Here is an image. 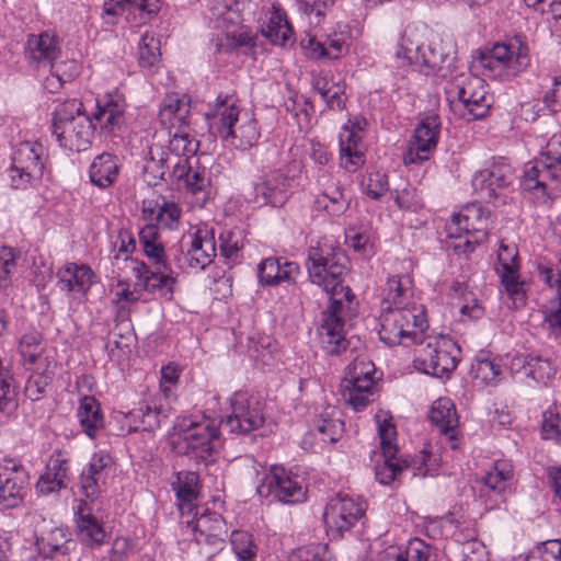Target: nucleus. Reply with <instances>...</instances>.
I'll return each mask as SVG.
<instances>
[{"label": "nucleus", "mask_w": 561, "mask_h": 561, "mask_svg": "<svg viewBox=\"0 0 561 561\" xmlns=\"http://www.w3.org/2000/svg\"><path fill=\"white\" fill-rule=\"evenodd\" d=\"M347 264V256L333 240L323 239L308 250L309 278L330 298L320 335L323 348L331 355H339L347 348L345 324L357 316L358 302L351 288L343 285Z\"/></svg>", "instance_id": "obj_1"}, {"label": "nucleus", "mask_w": 561, "mask_h": 561, "mask_svg": "<svg viewBox=\"0 0 561 561\" xmlns=\"http://www.w3.org/2000/svg\"><path fill=\"white\" fill-rule=\"evenodd\" d=\"M455 59L453 36L430 32L426 26H408L394 51L398 68H412L444 79L453 76Z\"/></svg>", "instance_id": "obj_2"}, {"label": "nucleus", "mask_w": 561, "mask_h": 561, "mask_svg": "<svg viewBox=\"0 0 561 561\" xmlns=\"http://www.w3.org/2000/svg\"><path fill=\"white\" fill-rule=\"evenodd\" d=\"M218 136L229 146L247 150L256 145L260 130L255 118L240 107L233 95H218L207 114Z\"/></svg>", "instance_id": "obj_3"}, {"label": "nucleus", "mask_w": 561, "mask_h": 561, "mask_svg": "<svg viewBox=\"0 0 561 561\" xmlns=\"http://www.w3.org/2000/svg\"><path fill=\"white\" fill-rule=\"evenodd\" d=\"M247 7L250 3L244 0H216L208 8L206 19L218 32L210 41L215 53H229L253 44L252 32L243 25Z\"/></svg>", "instance_id": "obj_4"}, {"label": "nucleus", "mask_w": 561, "mask_h": 561, "mask_svg": "<svg viewBox=\"0 0 561 561\" xmlns=\"http://www.w3.org/2000/svg\"><path fill=\"white\" fill-rule=\"evenodd\" d=\"M50 130L58 145L69 151L87 150L96 129L78 99L54 101Z\"/></svg>", "instance_id": "obj_5"}, {"label": "nucleus", "mask_w": 561, "mask_h": 561, "mask_svg": "<svg viewBox=\"0 0 561 561\" xmlns=\"http://www.w3.org/2000/svg\"><path fill=\"white\" fill-rule=\"evenodd\" d=\"M174 431L171 445L176 454L207 460L220 446L217 425L204 416H184L176 422Z\"/></svg>", "instance_id": "obj_6"}, {"label": "nucleus", "mask_w": 561, "mask_h": 561, "mask_svg": "<svg viewBox=\"0 0 561 561\" xmlns=\"http://www.w3.org/2000/svg\"><path fill=\"white\" fill-rule=\"evenodd\" d=\"M520 186L528 192L552 195L561 187V134L552 135L541 154L525 164Z\"/></svg>", "instance_id": "obj_7"}, {"label": "nucleus", "mask_w": 561, "mask_h": 561, "mask_svg": "<svg viewBox=\"0 0 561 561\" xmlns=\"http://www.w3.org/2000/svg\"><path fill=\"white\" fill-rule=\"evenodd\" d=\"M190 103L178 94H169L164 98L159 112V118L169 129V150L174 158H191L199 147L198 140L192 133L188 122Z\"/></svg>", "instance_id": "obj_8"}, {"label": "nucleus", "mask_w": 561, "mask_h": 561, "mask_svg": "<svg viewBox=\"0 0 561 561\" xmlns=\"http://www.w3.org/2000/svg\"><path fill=\"white\" fill-rule=\"evenodd\" d=\"M445 93L454 114L468 121L482 118L491 106L484 81L471 73L451 76Z\"/></svg>", "instance_id": "obj_9"}, {"label": "nucleus", "mask_w": 561, "mask_h": 561, "mask_svg": "<svg viewBox=\"0 0 561 561\" xmlns=\"http://www.w3.org/2000/svg\"><path fill=\"white\" fill-rule=\"evenodd\" d=\"M427 328L424 307L402 310L381 308L378 334L388 346L415 344Z\"/></svg>", "instance_id": "obj_10"}, {"label": "nucleus", "mask_w": 561, "mask_h": 561, "mask_svg": "<svg viewBox=\"0 0 561 561\" xmlns=\"http://www.w3.org/2000/svg\"><path fill=\"white\" fill-rule=\"evenodd\" d=\"M416 344H420L414 358V367L436 378H447L457 367L460 348L456 342L445 335L427 336L424 334Z\"/></svg>", "instance_id": "obj_11"}, {"label": "nucleus", "mask_w": 561, "mask_h": 561, "mask_svg": "<svg viewBox=\"0 0 561 561\" xmlns=\"http://www.w3.org/2000/svg\"><path fill=\"white\" fill-rule=\"evenodd\" d=\"M490 211L477 203L468 204L447 224L448 237L457 239L455 250L465 253L473 251L474 247L484 242L490 231Z\"/></svg>", "instance_id": "obj_12"}, {"label": "nucleus", "mask_w": 561, "mask_h": 561, "mask_svg": "<svg viewBox=\"0 0 561 561\" xmlns=\"http://www.w3.org/2000/svg\"><path fill=\"white\" fill-rule=\"evenodd\" d=\"M45 164L44 147L37 141L19 144L11 156V165L5 174L13 190L35 187L43 176Z\"/></svg>", "instance_id": "obj_13"}, {"label": "nucleus", "mask_w": 561, "mask_h": 561, "mask_svg": "<svg viewBox=\"0 0 561 561\" xmlns=\"http://www.w3.org/2000/svg\"><path fill=\"white\" fill-rule=\"evenodd\" d=\"M253 469L259 478L256 492L261 497L272 496L285 504H295L305 500L306 489L301 479L284 467L274 465L265 469L262 465L254 463Z\"/></svg>", "instance_id": "obj_14"}, {"label": "nucleus", "mask_w": 561, "mask_h": 561, "mask_svg": "<svg viewBox=\"0 0 561 561\" xmlns=\"http://www.w3.org/2000/svg\"><path fill=\"white\" fill-rule=\"evenodd\" d=\"M376 423L380 460H377L375 466V476L379 483L388 485L410 465L407 460L398 457L397 430L391 417L383 413L377 414Z\"/></svg>", "instance_id": "obj_15"}, {"label": "nucleus", "mask_w": 561, "mask_h": 561, "mask_svg": "<svg viewBox=\"0 0 561 561\" xmlns=\"http://www.w3.org/2000/svg\"><path fill=\"white\" fill-rule=\"evenodd\" d=\"M131 263L135 276L134 289H130L127 285H118L115 291L118 301L136 302L140 299L139 290L159 294L165 299L172 298L175 286V275L173 273L154 272L146 263L139 261H131Z\"/></svg>", "instance_id": "obj_16"}, {"label": "nucleus", "mask_w": 561, "mask_h": 561, "mask_svg": "<svg viewBox=\"0 0 561 561\" xmlns=\"http://www.w3.org/2000/svg\"><path fill=\"white\" fill-rule=\"evenodd\" d=\"M366 507V502L359 496L339 494L332 497L323 513L327 534L332 539H340L364 516Z\"/></svg>", "instance_id": "obj_17"}, {"label": "nucleus", "mask_w": 561, "mask_h": 561, "mask_svg": "<svg viewBox=\"0 0 561 561\" xmlns=\"http://www.w3.org/2000/svg\"><path fill=\"white\" fill-rule=\"evenodd\" d=\"M539 279L556 293L542 307L543 321L556 336H561V254L545 256L537 263Z\"/></svg>", "instance_id": "obj_18"}, {"label": "nucleus", "mask_w": 561, "mask_h": 561, "mask_svg": "<svg viewBox=\"0 0 561 561\" xmlns=\"http://www.w3.org/2000/svg\"><path fill=\"white\" fill-rule=\"evenodd\" d=\"M231 413L221 421L230 433L245 434L257 430L264 423L259 400L247 391H236L229 398Z\"/></svg>", "instance_id": "obj_19"}, {"label": "nucleus", "mask_w": 561, "mask_h": 561, "mask_svg": "<svg viewBox=\"0 0 561 561\" xmlns=\"http://www.w3.org/2000/svg\"><path fill=\"white\" fill-rule=\"evenodd\" d=\"M514 179V168L506 159L500 158L474 173L472 187L481 198L494 201L505 195Z\"/></svg>", "instance_id": "obj_20"}, {"label": "nucleus", "mask_w": 561, "mask_h": 561, "mask_svg": "<svg viewBox=\"0 0 561 561\" xmlns=\"http://www.w3.org/2000/svg\"><path fill=\"white\" fill-rule=\"evenodd\" d=\"M496 273L513 308L517 309L526 304V290L519 275L518 251L515 245L501 243L497 252Z\"/></svg>", "instance_id": "obj_21"}, {"label": "nucleus", "mask_w": 561, "mask_h": 561, "mask_svg": "<svg viewBox=\"0 0 561 561\" xmlns=\"http://www.w3.org/2000/svg\"><path fill=\"white\" fill-rule=\"evenodd\" d=\"M439 134L440 119L437 114L428 113L421 117L403 158L405 164L428 160L438 144Z\"/></svg>", "instance_id": "obj_22"}, {"label": "nucleus", "mask_w": 561, "mask_h": 561, "mask_svg": "<svg viewBox=\"0 0 561 561\" xmlns=\"http://www.w3.org/2000/svg\"><path fill=\"white\" fill-rule=\"evenodd\" d=\"M188 243L183 257L176 259L180 270L192 268L203 271L216 256L215 233L207 226H199L187 234Z\"/></svg>", "instance_id": "obj_23"}, {"label": "nucleus", "mask_w": 561, "mask_h": 561, "mask_svg": "<svg viewBox=\"0 0 561 561\" xmlns=\"http://www.w3.org/2000/svg\"><path fill=\"white\" fill-rule=\"evenodd\" d=\"M28 473L16 459L0 460V506L13 508L19 506L28 485Z\"/></svg>", "instance_id": "obj_24"}, {"label": "nucleus", "mask_w": 561, "mask_h": 561, "mask_svg": "<svg viewBox=\"0 0 561 561\" xmlns=\"http://www.w3.org/2000/svg\"><path fill=\"white\" fill-rule=\"evenodd\" d=\"M319 193L313 205L317 210L330 217H341L351 205V197L345 194L340 181L327 170L320 169L317 175Z\"/></svg>", "instance_id": "obj_25"}, {"label": "nucleus", "mask_w": 561, "mask_h": 561, "mask_svg": "<svg viewBox=\"0 0 561 561\" xmlns=\"http://www.w3.org/2000/svg\"><path fill=\"white\" fill-rule=\"evenodd\" d=\"M366 122L356 119L344 125L340 131V165L347 172H356L365 163L362 131Z\"/></svg>", "instance_id": "obj_26"}, {"label": "nucleus", "mask_w": 561, "mask_h": 561, "mask_svg": "<svg viewBox=\"0 0 561 561\" xmlns=\"http://www.w3.org/2000/svg\"><path fill=\"white\" fill-rule=\"evenodd\" d=\"M73 511L78 539L89 547L102 546L106 540L107 533L102 520L94 514L93 505L79 500Z\"/></svg>", "instance_id": "obj_27"}, {"label": "nucleus", "mask_w": 561, "mask_h": 561, "mask_svg": "<svg viewBox=\"0 0 561 561\" xmlns=\"http://www.w3.org/2000/svg\"><path fill=\"white\" fill-rule=\"evenodd\" d=\"M513 478V466L511 461L501 459L494 462L493 467L481 478L479 496L484 500L485 506L493 508L502 501V494L507 489Z\"/></svg>", "instance_id": "obj_28"}, {"label": "nucleus", "mask_w": 561, "mask_h": 561, "mask_svg": "<svg viewBox=\"0 0 561 561\" xmlns=\"http://www.w3.org/2000/svg\"><path fill=\"white\" fill-rule=\"evenodd\" d=\"M125 107V99L118 91L105 93L96 100V110L91 119L101 133L111 134L121 128Z\"/></svg>", "instance_id": "obj_29"}, {"label": "nucleus", "mask_w": 561, "mask_h": 561, "mask_svg": "<svg viewBox=\"0 0 561 561\" xmlns=\"http://www.w3.org/2000/svg\"><path fill=\"white\" fill-rule=\"evenodd\" d=\"M104 15H124L131 26L146 24L158 11L157 0H108L103 5Z\"/></svg>", "instance_id": "obj_30"}, {"label": "nucleus", "mask_w": 561, "mask_h": 561, "mask_svg": "<svg viewBox=\"0 0 561 561\" xmlns=\"http://www.w3.org/2000/svg\"><path fill=\"white\" fill-rule=\"evenodd\" d=\"M423 307L414 297L413 283L408 275L390 276L382 289L381 308L412 309Z\"/></svg>", "instance_id": "obj_31"}, {"label": "nucleus", "mask_w": 561, "mask_h": 561, "mask_svg": "<svg viewBox=\"0 0 561 561\" xmlns=\"http://www.w3.org/2000/svg\"><path fill=\"white\" fill-rule=\"evenodd\" d=\"M300 274L296 262L285 257L270 256L257 265L259 283L263 286H277L282 283H293Z\"/></svg>", "instance_id": "obj_32"}, {"label": "nucleus", "mask_w": 561, "mask_h": 561, "mask_svg": "<svg viewBox=\"0 0 561 561\" xmlns=\"http://www.w3.org/2000/svg\"><path fill=\"white\" fill-rule=\"evenodd\" d=\"M289 187V178L285 176L280 170L272 171L255 183L253 202L259 206L280 205L284 203Z\"/></svg>", "instance_id": "obj_33"}, {"label": "nucleus", "mask_w": 561, "mask_h": 561, "mask_svg": "<svg viewBox=\"0 0 561 561\" xmlns=\"http://www.w3.org/2000/svg\"><path fill=\"white\" fill-rule=\"evenodd\" d=\"M70 543L69 534L62 527L49 523L38 529L36 546L45 558L64 561L70 550Z\"/></svg>", "instance_id": "obj_34"}, {"label": "nucleus", "mask_w": 561, "mask_h": 561, "mask_svg": "<svg viewBox=\"0 0 561 561\" xmlns=\"http://www.w3.org/2000/svg\"><path fill=\"white\" fill-rule=\"evenodd\" d=\"M168 401L161 396H152L144 400L137 409L128 413L135 424L134 430L154 431L160 427L163 419L168 417Z\"/></svg>", "instance_id": "obj_35"}, {"label": "nucleus", "mask_w": 561, "mask_h": 561, "mask_svg": "<svg viewBox=\"0 0 561 561\" xmlns=\"http://www.w3.org/2000/svg\"><path fill=\"white\" fill-rule=\"evenodd\" d=\"M139 242L145 256L157 268L156 272L162 274L173 273L175 278L178 274L170 266L164 244L161 240L159 227L154 224H148L139 231Z\"/></svg>", "instance_id": "obj_36"}, {"label": "nucleus", "mask_w": 561, "mask_h": 561, "mask_svg": "<svg viewBox=\"0 0 561 561\" xmlns=\"http://www.w3.org/2000/svg\"><path fill=\"white\" fill-rule=\"evenodd\" d=\"M262 35L272 44L286 46L295 42L294 31L287 20L285 11L273 4L263 18L261 26Z\"/></svg>", "instance_id": "obj_37"}, {"label": "nucleus", "mask_w": 561, "mask_h": 561, "mask_svg": "<svg viewBox=\"0 0 561 561\" xmlns=\"http://www.w3.org/2000/svg\"><path fill=\"white\" fill-rule=\"evenodd\" d=\"M60 54L58 36L49 32L31 35L27 41V55L37 67H49Z\"/></svg>", "instance_id": "obj_38"}, {"label": "nucleus", "mask_w": 561, "mask_h": 561, "mask_svg": "<svg viewBox=\"0 0 561 561\" xmlns=\"http://www.w3.org/2000/svg\"><path fill=\"white\" fill-rule=\"evenodd\" d=\"M430 420L448 437L450 448L456 449L455 431L458 425V416L453 401L448 398L435 400L431 409Z\"/></svg>", "instance_id": "obj_39"}, {"label": "nucleus", "mask_w": 561, "mask_h": 561, "mask_svg": "<svg viewBox=\"0 0 561 561\" xmlns=\"http://www.w3.org/2000/svg\"><path fill=\"white\" fill-rule=\"evenodd\" d=\"M94 273L88 265L67 264L58 272L59 287L69 293L85 294L93 284Z\"/></svg>", "instance_id": "obj_40"}, {"label": "nucleus", "mask_w": 561, "mask_h": 561, "mask_svg": "<svg viewBox=\"0 0 561 561\" xmlns=\"http://www.w3.org/2000/svg\"><path fill=\"white\" fill-rule=\"evenodd\" d=\"M314 426L323 442H337L344 432L341 410L335 405L325 404L317 415Z\"/></svg>", "instance_id": "obj_41"}, {"label": "nucleus", "mask_w": 561, "mask_h": 561, "mask_svg": "<svg viewBox=\"0 0 561 561\" xmlns=\"http://www.w3.org/2000/svg\"><path fill=\"white\" fill-rule=\"evenodd\" d=\"M118 173V159L111 153L96 156L89 170L91 182L101 188L111 186L116 181Z\"/></svg>", "instance_id": "obj_42"}, {"label": "nucleus", "mask_w": 561, "mask_h": 561, "mask_svg": "<svg viewBox=\"0 0 561 561\" xmlns=\"http://www.w3.org/2000/svg\"><path fill=\"white\" fill-rule=\"evenodd\" d=\"M77 417L82 431L90 438H94L104 427V416L99 402L93 397L84 396L80 399Z\"/></svg>", "instance_id": "obj_43"}, {"label": "nucleus", "mask_w": 561, "mask_h": 561, "mask_svg": "<svg viewBox=\"0 0 561 561\" xmlns=\"http://www.w3.org/2000/svg\"><path fill=\"white\" fill-rule=\"evenodd\" d=\"M496 45L500 50H504L507 67L514 76L524 71L530 65L528 45L519 36L511 37L505 42L496 43Z\"/></svg>", "instance_id": "obj_44"}, {"label": "nucleus", "mask_w": 561, "mask_h": 561, "mask_svg": "<svg viewBox=\"0 0 561 561\" xmlns=\"http://www.w3.org/2000/svg\"><path fill=\"white\" fill-rule=\"evenodd\" d=\"M224 528L222 518L216 513H206L195 519L186 522V529L191 530L196 541H201L204 537L206 542L215 543L216 539L221 535Z\"/></svg>", "instance_id": "obj_45"}, {"label": "nucleus", "mask_w": 561, "mask_h": 561, "mask_svg": "<svg viewBox=\"0 0 561 561\" xmlns=\"http://www.w3.org/2000/svg\"><path fill=\"white\" fill-rule=\"evenodd\" d=\"M172 489L180 501V510L192 504L198 496V476L194 471H180L176 473V480L172 482ZM191 511V508H188Z\"/></svg>", "instance_id": "obj_46"}, {"label": "nucleus", "mask_w": 561, "mask_h": 561, "mask_svg": "<svg viewBox=\"0 0 561 561\" xmlns=\"http://www.w3.org/2000/svg\"><path fill=\"white\" fill-rule=\"evenodd\" d=\"M502 368L495 358L479 356L471 365L470 375L480 386H495L502 379Z\"/></svg>", "instance_id": "obj_47"}, {"label": "nucleus", "mask_w": 561, "mask_h": 561, "mask_svg": "<svg viewBox=\"0 0 561 561\" xmlns=\"http://www.w3.org/2000/svg\"><path fill=\"white\" fill-rule=\"evenodd\" d=\"M504 57H506L504 50H500L496 44L486 53L481 54L479 65L483 75L494 79L514 76Z\"/></svg>", "instance_id": "obj_48"}, {"label": "nucleus", "mask_w": 561, "mask_h": 561, "mask_svg": "<svg viewBox=\"0 0 561 561\" xmlns=\"http://www.w3.org/2000/svg\"><path fill=\"white\" fill-rule=\"evenodd\" d=\"M172 158L160 146L149 148L148 158L144 164V172L150 184L162 180L167 170L171 167Z\"/></svg>", "instance_id": "obj_49"}, {"label": "nucleus", "mask_w": 561, "mask_h": 561, "mask_svg": "<svg viewBox=\"0 0 561 561\" xmlns=\"http://www.w3.org/2000/svg\"><path fill=\"white\" fill-rule=\"evenodd\" d=\"M364 383L342 381V398L354 411L364 410L371 401L376 386L365 387Z\"/></svg>", "instance_id": "obj_50"}, {"label": "nucleus", "mask_w": 561, "mask_h": 561, "mask_svg": "<svg viewBox=\"0 0 561 561\" xmlns=\"http://www.w3.org/2000/svg\"><path fill=\"white\" fill-rule=\"evenodd\" d=\"M144 214L146 218L156 219L160 227L169 230H174L180 225L181 209L171 202H164L152 209L144 208Z\"/></svg>", "instance_id": "obj_51"}, {"label": "nucleus", "mask_w": 561, "mask_h": 561, "mask_svg": "<svg viewBox=\"0 0 561 561\" xmlns=\"http://www.w3.org/2000/svg\"><path fill=\"white\" fill-rule=\"evenodd\" d=\"M160 41L149 32L138 43V62L144 69H152L160 62Z\"/></svg>", "instance_id": "obj_52"}, {"label": "nucleus", "mask_w": 561, "mask_h": 561, "mask_svg": "<svg viewBox=\"0 0 561 561\" xmlns=\"http://www.w3.org/2000/svg\"><path fill=\"white\" fill-rule=\"evenodd\" d=\"M343 381L364 383V388L376 386L374 363L366 358H356L348 365Z\"/></svg>", "instance_id": "obj_53"}, {"label": "nucleus", "mask_w": 561, "mask_h": 561, "mask_svg": "<svg viewBox=\"0 0 561 561\" xmlns=\"http://www.w3.org/2000/svg\"><path fill=\"white\" fill-rule=\"evenodd\" d=\"M50 75L45 80V88L49 92H55L65 82L72 80L79 70V66L75 60H68L61 64H53L50 66Z\"/></svg>", "instance_id": "obj_54"}, {"label": "nucleus", "mask_w": 561, "mask_h": 561, "mask_svg": "<svg viewBox=\"0 0 561 561\" xmlns=\"http://www.w3.org/2000/svg\"><path fill=\"white\" fill-rule=\"evenodd\" d=\"M230 542L238 561H256L257 547L252 535L234 530L230 536Z\"/></svg>", "instance_id": "obj_55"}, {"label": "nucleus", "mask_w": 561, "mask_h": 561, "mask_svg": "<svg viewBox=\"0 0 561 561\" xmlns=\"http://www.w3.org/2000/svg\"><path fill=\"white\" fill-rule=\"evenodd\" d=\"M19 350L25 363L35 364L44 352L41 333L36 330L24 333L20 340Z\"/></svg>", "instance_id": "obj_56"}, {"label": "nucleus", "mask_w": 561, "mask_h": 561, "mask_svg": "<svg viewBox=\"0 0 561 561\" xmlns=\"http://www.w3.org/2000/svg\"><path fill=\"white\" fill-rule=\"evenodd\" d=\"M20 252L11 247L0 248V288L7 289L12 283V276L18 268Z\"/></svg>", "instance_id": "obj_57"}, {"label": "nucleus", "mask_w": 561, "mask_h": 561, "mask_svg": "<svg viewBox=\"0 0 561 561\" xmlns=\"http://www.w3.org/2000/svg\"><path fill=\"white\" fill-rule=\"evenodd\" d=\"M556 373V366L549 358L531 353L527 368V378L536 382H546Z\"/></svg>", "instance_id": "obj_58"}, {"label": "nucleus", "mask_w": 561, "mask_h": 561, "mask_svg": "<svg viewBox=\"0 0 561 561\" xmlns=\"http://www.w3.org/2000/svg\"><path fill=\"white\" fill-rule=\"evenodd\" d=\"M331 552L324 543H311L291 551L288 561H330Z\"/></svg>", "instance_id": "obj_59"}, {"label": "nucleus", "mask_w": 561, "mask_h": 561, "mask_svg": "<svg viewBox=\"0 0 561 561\" xmlns=\"http://www.w3.org/2000/svg\"><path fill=\"white\" fill-rule=\"evenodd\" d=\"M391 195L397 206L402 210L416 213L424 206L423 201L419 196L416 190L409 184L402 188H394L391 192Z\"/></svg>", "instance_id": "obj_60"}, {"label": "nucleus", "mask_w": 561, "mask_h": 561, "mask_svg": "<svg viewBox=\"0 0 561 561\" xmlns=\"http://www.w3.org/2000/svg\"><path fill=\"white\" fill-rule=\"evenodd\" d=\"M363 192L373 199L381 198L389 191V182L386 173L369 172L362 181Z\"/></svg>", "instance_id": "obj_61"}, {"label": "nucleus", "mask_w": 561, "mask_h": 561, "mask_svg": "<svg viewBox=\"0 0 561 561\" xmlns=\"http://www.w3.org/2000/svg\"><path fill=\"white\" fill-rule=\"evenodd\" d=\"M136 250V240L131 232L122 229L118 231L115 240L112 242L113 259L116 261H127Z\"/></svg>", "instance_id": "obj_62"}, {"label": "nucleus", "mask_w": 561, "mask_h": 561, "mask_svg": "<svg viewBox=\"0 0 561 561\" xmlns=\"http://www.w3.org/2000/svg\"><path fill=\"white\" fill-rule=\"evenodd\" d=\"M220 253L227 260H236L243 248V237L240 230H226L220 233Z\"/></svg>", "instance_id": "obj_63"}, {"label": "nucleus", "mask_w": 561, "mask_h": 561, "mask_svg": "<svg viewBox=\"0 0 561 561\" xmlns=\"http://www.w3.org/2000/svg\"><path fill=\"white\" fill-rule=\"evenodd\" d=\"M541 435L545 439L561 440V412L549 408L542 417Z\"/></svg>", "instance_id": "obj_64"}]
</instances>
